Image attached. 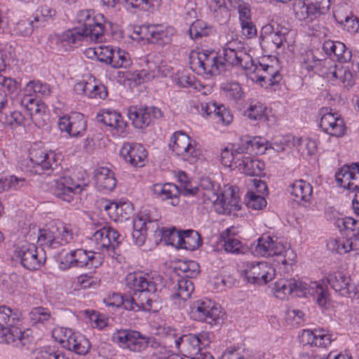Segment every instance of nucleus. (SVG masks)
Returning <instances> with one entry per match:
<instances>
[{
    "label": "nucleus",
    "mask_w": 359,
    "mask_h": 359,
    "mask_svg": "<svg viewBox=\"0 0 359 359\" xmlns=\"http://www.w3.org/2000/svg\"><path fill=\"white\" fill-rule=\"evenodd\" d=\"M128 116L135 128L144 129L154 119L161 118L162 112L157 107L131 106L128 110Z\"/></svg>",
    "instance_id": "21"
},
{
    "label": "nucleus",
    "mask_w": 359,
    "mask_h": 359,
    "mask_svg": "<svg viewBox=\"0 0 359 359\" xmlns=\"http://www.w3.org/2000/svg\"><path fill=\"white\" fill-rule=\"evenodd\" d=\"M83 92L91 98L105 99L108 95L104 85L97 81L94 78L90 79L86 83H79L76 86Z\"/></svg>",
    "instance_id": "44"
},
{
    "label": "nucleus",
    "mask_w": 359,
    "mask_h": 359,
    "mask_svg": "<svg viewBox=\"0 0 359 359\" xmlns=\"http://www.w3.org/2000/svg\"><path fill=\"white\" fill-rule=\"evenodd\" d=\"M123 240V236L115 229L109 226H104L95 231L90 238L95 250L102 253L104 257L107 254L114 259L119 255L118 248Z\"/></svg>",
    "instance_id": "9"
},
{
    "label": "nucleus",
    "mask_w": 359,
    "mask_h": 359,
    "mask_svg": "<svg viewBox=\"0 0 359 359\" xmlns=\"http://www.w3.org/2000/svg\"><path fill=\"white\" fill-rule=\"evenodd\" d=\"M11 331L8 328L0 329V343L13 344L14 346H25L27 339L20 329Z\"/></svg>",
    "instance_id": "49"
},
{
    "label": "nucleus",
    "mask_w": 359,
    "mask_h": 359,
    "mask_svg": "<svg viewBox=\"0 0 359 359\" xmlns=\"http://www.w3.org/2000/svg\"><path fill=\"white\" fill-rule=\"evenodd\" d=\"M214 18L220 24H226L231 18L232 0H215L212 2Z\"/></svg>",
    "instance_id": "45"
},
{
    "label": "nucleus",
    "mask_w": 359,
    "mask_h": 359,
    "mask_svg": "<svg viewBox=\"0 0 359 359\" xmlns=\"http://www.w3.org/2000/svg\"><path fill=\"white\" fill-rule=\"evenodd\" d=\"M243 273L248 282L262 285L275 277L276 271L264 262H247Z\"/></svg>",
    "instance_id": "19"
},
{
    "label": "nucleus",
    "mask_w": 359,
    "mask_h": 359,
    "mask_svg": "<svg viewBox=\"0 0 359 359\" xmlns=\"http://www.w3.org/2000/svg\"><path fill=\"white\" fill-rule=\"evenodd\" d=\"M58 126L62 132H66L69 136L80 137L86 130L87 121L82 114L74 112L60 118Z\"/></svg>",
    "instance_id": "24"
},
{
    "label": "nucleus",
    "mask_w": 359,
    "mask_h": 359,
    "mask_svg": "<svg viewBox=\"0 0 359 359\" xmlns=\"http://www.w3.org/2000/svg\"><path fill=\"white\" fill-rule=\"evenodd\" d=\"M294 148L303 156H311L317 151V144L316 141L311 139L296 137Z\"/></svg>",
    "instance_id": "55"
},
{
    "label": "nucleus",
    "mask_w": 359,
    "mask_h": 359,
    "mask_svg": "<svg viewBox=\"0 0 359 359\" xmlns=\"http://www.w3.org/2000/svg\"><path fill=\"white\" fill-rule=\"evenodd\" d=\"M294 13L296 18L299 20L312 21L318 14L316 8L311 4H306L304 2H298L294 5Z\"/></svg>",
    "instance_id": "54"
},
{
    "label": "nucleus",
    "mask_w": 359,
    "mask_h": 359,
    "mask_svg": "<svg viewBox=\"0 0 359 359\" xmlns=\"http://www.w3.org/2000/svg\"><path fill=\"white\" fill-rule=\"evenodd\" d=\"M169 146L177 156L190 163L196 162L201 156L196 142L182 131L173 133Z\"/></svg>",
    "instance_id": "13"
},
{
    "label": "nucleus",
    "mask_w": 359,
    "mask_h": 359,
    "mask_svg": "<svg viewBox=\"0 0 359 359\" xmlns=\"http://www.w3.org/2000/svg\"><path fill=\"white\" fill-rule=\"evenodd\" d=\"M232 8L238 13L239 22L251 20L250 5L243 0H232Z\"/></svg>",
    "instance_id": "62"
},
{
    "label": "nucleus",
    "mask_w": 359,
    "mask_h": 359,
    "mask_svg": "<svg viewBox=\"0 0 359 359\" xmlns=\"http://www.w3.org/2000/svg\"><path fill=\"white\" fill-rule=\"evenodd\" d=\"M59 159L53 151L46 152L37 144L29 149L28 158L21 163L20 168L25 172L41 175L55 170Z\"/></svg>",
    "instance_id": "7"
},
{
    "label": "nucleus",
    "mask_w": 359,
    "mask_h": 359,
    "mask_svg": "<svg viewBox=\"0 0 359 359\" xmlns=\"http://www.w3.org/2000/svg\"><path fill=\"white\" fill-rule=\"evenodd\" d=\"M320 116V127L326 133L334 136L342 137L346 130L344 119L337 113H332V109L323 107L319 111Z\"/></svg>",
    "instance_id": "20"
},
{
    "label": "nucleus",
    "mask_w": 359,
    "mask_h": 359,
    "mask_svg": "<svg viewBox=\"0 0 359 359\" xmlns=\"http://www.w3.org/2000/svg\"><path fill=\"white\" fill-rule=\"evenodd\" d=\"M153 192L156 198L166 201L168 205L176 206L179 204L180 189L172 183L155 184L153 186Z\"/></svg>",
    "instance_id": "35"
},
{
    "label": "nucleus",
    "mask_w": 359,
    "mask_h": 359,
    "mask_svg": "<svg viewBox=\"0 0 359 359\" xmlns=\"http://www.w3.org/2000/svg\"><path fill=\"white\" fill-rule=\"evenodd\" d=\"M25 117L19 111H10L9 114L1 112L0 121L10 126H20L25 123Z\"/></svg>",
    "instance_id": "56"
},
{
    "label": "nucleus",
    "mask_w": 359,
    "mask_h": 359,
    "mask_svg": "<svg viewBox=\"0 0 359 359\" xmlns=\"http://www.w3.org/2000/svg\"><path fill=\"white\" fill-rule=\"evenodd\" d=\"M126 285L133 291L131 297H123L121 294L113 293L104 302L109 306H123L129 311H150L152 308L153 297L158 290L159 277L137 271L128 273L126 278Z\"/></svg>",
    "instance_id": "1"
},
{
    "label": "nucleus",
    "mask_w": 359,
    "mask_h": 359,
    "mask_svg": "<svg viewBox=\"0 0 359 359\" xmlns=\"http://www.w3.org/2000/svg\"><path fill=\"white\" fill-rule=\"evenodd\" d=\"M74 332L71 329L57 327L53 329L52 336L55 341L59 342L64 348H66V345L68 344L69 339Z\"/></svg>",
    "instance_id": "64"
},
{
    "label": "nucleus",
    "mask_w": 359,
    "mask_h": 359,
    "mask_svg": "<svg viewBox=\"0 0 359 359\" xmlns=\"http://www.w3.org/2000/svg\"><path fill=\"white\" fill-rule=\"evenodd\" d=\"M25 179L14 175L9 178L0 177V193L9 189L17 190L25 184Z\"/></svg>",
    "instance_id": "60"
},
{
    "label": "nucleus",
    "mask_w": 359,
    "mask_h": 359,
    "mask_svg": "<svg viewBox=\"0 0 359 359\" xmlns=\"http://www.w3.org/2000/svg\"><path fill=\"white\" fill-rule=\"evenodd\" d=\"M175 344L177 348H180L182 345V351L184 352L185 355L191 359H213L211 355L202 351L200 339L195 334L183 335L175 339Z\"/></svg>",
    "instance_id": "23"
},
{
    "label": "nucleus",
    "mask_w": 359,
    "mask_h": 359,
    "mask_svg": "<svg viewBox=\"0 0 359 359\" xmlns=\"http://www.w3.org/2000/svg\"><path fill=\"white\" fill-rule=\"evenodd\" d=\"M247 75L252 81H255L262 87L273 86L282 79L277 67L264 62L256 64L253 61L250 67H248Z\"/></svg>",
    "instance_id": "15"
},
{
    "label": "nucleus",
    "mask_w": 359,
    "mask_h": 359,
    "mask_svg": "<svg viewBox=\"0 0 359 359\" xmlns=\"http://www.w3.org/2000/svg\"><path fill=\"white\" fill-rule=\"evenodd\" d=\"M97 120L108 127L114 135L125 136L127 134L128 123L116 111L103 110L97 115Z\"/></svg>",
    "instance_id": "28"
},
{
    "label": "nucleus",
    "mask_w": 359,
    "mask_h": 359,
    "mask_svg": "<svg viewBox=\"0 0 359 359\" xmlns=\"http://www.w3.org/2000/svg\"><path fill=\"white\" fill-rule=\"evenodd\" d=\"M14 256L29 270H38L46 262L45 252L31 243H25L16 247Z\"/></svg>",
    "instance_id": "14"
},
{
    "label": "nucleus",
    "mask_w": 359,
    "mask_h": 359,
    "mask_svg": "<svg viewBox=\"0 0 359 359\" xmlns=\"http://www.w3.org/2000/svg\"><path fill=\"white\" fill-rule=\"evenodd\" d=\"M334 224L340 231H349L346 238H330L327 244L329 250L340 255L351 251L359 254V221L351 217H338Z\"/></svg>",
    "instance_id": "5"
},
{
    "label": "nucleus",
    "mask_w": 359,
    "mask_h": 359,
    "mask_svg": "<svg viewBox=\"0 0 359 359\" xmlns=\"http://www.w3.org/2000/svg\"><path fill=\"white\" fill-rule=\"evenodd\" d=\"M82 190V184L76 183L70 177H62L54 182L53 194L58 198L71 203Z\"/></svg>",
    "instance_id": "25"
},
{
    "label": "nucleus",
    "mask_w": 359,
    "mask_h": 359,
    "mask_svg": "<svg viewBox=\"0 0 359 359\" xmlns=\"http://www.w3.org/2000/svg\"><path fill=\"white\" fill-rule=\"evenodd\" d=\"M236 168L245 175L260 176L264 168V163L259 161L252 154H243L238 160Z\"/></svg>",
    "instance_id": "40"
},
{
    "label": "nucleus",
    "mask_w": 359,
    "mask_h": 359,
    "mask_svg": "<svg viewBox=\"0 0 359 359\" xmlns=\"http://www.w3.org/2000/svg\"><path fill=\"white\" fill-rule=\"evenodd\" d=\"M192 63L197 65L201 71L210 75L219 74L224 69V64L218 60L217 54L214 50H203L198 53Z\"/></svg>",
    "instance_id": "22"
},
{
    "label": "nucleus",
    "mask_w": 359,
    "mask_h": 359,
    "mask_svg": "<svg viewBox=\"0 0 359 359\" xmlns=\"http://www.w3.org/2000/svg\"><path fill=\"white\" fill-rule=\"evenodd\" d=\"M22 314L18 309H11L5 305L0 306V329L8 328L11 331L19 329Z\"/></svg>",
    "instance_id": "43"
},
{
    "label": "nucleus",
    "mask_w": 359,
    "mask_h": 359,
    "mask_svg": "<svg viewBox=\"0 0 359 359\" xmlns=\"http://www.w3.org/2000/svg\"><path fill=\"white\" fill-rule=\"evenodd\" d=\"M175 33L173 27H166L162 25H152L147 27V38L153 43L159 46L169 44Z\"/></svg>",
    "instance_id": "32"
},
{
    "label": "nucleus",
    "mask_w": 359,
    "mask_h": 359,
    "mask_svg": "<svg viewBox=\"0 0 359 359\" xmlns=\"http://www.w3.org/2000/svg\"><path fill=\"white\" fill-rule=\"evenodd\" d=\"M336 339V334H332L324 329H316L314 346L327 348Z\"/></svg>",
    "instance_id": "58"
},
{
    "label": "nucleus",
    "mask_w": 359,
    "mask_h": 359,
    "mask_svg": "<svg viewBox=\"0 0 359 359\" xmlns=\"http://www.w3.org/2000/svg\"><path fill=\"white\" fill-rule=\"evenodd\" d=\"M66 349L74 351L78 355H86L90 348L89 340L79 332H74L66 345Z\"/></svg>",
    "instance_id": "46"
},
{
    "label": "nucleus",
    "mask_w": 359,
    "mask_h": 359,
    "mask_svg": "<svg viewBox=\"0 0 359 359\" xmlns=\"http://www.w3.org/2000/svg\"><path fill=\"white\" fill-rule=\"evenodd\" d=\"M160 217L155 208H143L133 221L132 237L136 245L142 246L146 240L147 231L156 232Z\"/></svg>",
    "instance_id": "10"
},
{
    "label": "nucleus",
    "mask_w": 359,
    "mask_h": 359,
    "mask_svg": "<svg viewBox=\"0 0 359 359\" xmlns=\"http://www.w3.org/2000/svg\"><path fill=\"white\" fill-rule=\"evenodd\" d=\"M177 241V248L194 250L201 245L199 233L191 229L180 231L174 234V241Z\"/></svg>",
    "instance_id": "41"
},
{
    "label": "nucleus",
    "mask_w": 359,
    "mask_h": 359,
    "mask_svg": "<svg viewBox=\"0 0 359 359\" xmlns=\"http://www.w3.org/2000/svg\"><path fill=\"white\" fill-rule=\"evenodd\" d=\"M189 314L194 320L210 324H219L224 316L219 305L206 298L193 302L190 305Z\"/></svg>",
    "instance_id": "12"
},
{
    "label": "nucleus",
    "mask_w": 359,
    "mask_h": 359,
    "mask_svg": "<svg viewBox=\"0 0 359 359\" xmlns=\"http://www.w3.org/2000/svg\"><path fill=\"white\" fill-rule=\"evenodd\" d=\"M111 340L120 348L132 352H140L147 347L148 341L139 332L118 330L113 333Z\"/></svg>",
    "instance_id": "17"
},
{
    "label": "nucleus",
    "mask_w": 359,
    "mask_h": 359,
    "mask_svg": "<svg viewBox=\"0 0 359 359\" xmlns=\"http://www.w3.org/2000/svg\"><path fill=\"white\" fill-rule=\"evenodd\" d=\"M20 88V84L13 79L0 74V90L6 93L10 97L14 96Z\"/></svg>",
    "instance_id": "61"
},
{
    "label": "nucleus",
    "mask_w": 359,
    "mask_h": 359,
    "mask_svg": "<svg viewBox=\"0 0 359 359\" xmlns=\"http://www.w3.org/2000/svg\"><path fill=\"white\" fill-rule=\"evenodd\" d=\"M25 90L28 93H32L36 97H47L52 93L50 85L39 79L29 81L25 86Z\"/></svg>",
    "instance_id": "52"
},
{
    "label": "nucleus",
    "mask_w": 359,
    "mask_h": 359,
    "mask_svg": "<svg viewBox=\"0 0 359 359\" xmlns=\"http://www.w3.org/2000/svg\"><path fill=\"white\" fill-rule=\"evenodd\" d=\"M223 56L225 62L233 67H240L248 72V67L253 60L247 53L243 43L238 40L228 41L223 48Z\"/></svg>",
    "instance_id": "16"
},
{
    "label": "nucleus",
    "mask_w": 359,
    "mask_h": 359,
    "mask_svg": "<svg viewBox=\"0 0 359 359\" xmlns=\"http://www.w3.org/2000/svg\"><path fill=\"white\" fill-rule=\"evenodd\" d=\"M287 191L292 199L299 204H310L313 198V187L304 180H297L292 182L287 187Z\"/></svg>",
    "instance_id": "29"
},
{
    "label": "nucleus",
    "mask_w": 359,
    "mask_h": 359,
    "mask_svg": "<svg viewBox=\"0 0 359 359\" xmlns=\"http://www.w3.org/2000/svg\"><path fill=\"white\" fill-rule=\"evenodd\" d=\"M240 144L245 154H262L270 149L269 142L262 137H242Z\"/></svg>",
    "instance_id": "39"
},
{
    "label": "nucleus",
    "mask_w": 359,
    "mask_h": 359,
    "mask_svg": "<svg viewBox=\"0 0 359 359\" xmlns=\"http://www.w3.org/2000/svg\"><path fill=\"white\" fill-rule=\"evenodd\" d=\"M11 100L15 107H21L26 109L38 127L45 125V118L48 116L46 107L43 103H39L32 93L26 92L24 87L22 93L11 96Z\"/></svg>",
    "instance_id": "11"
},
{
    "label": "nucleus",
    "mask_w": 359,
    "mask_h": 359,
    "mask_svg": "<svg viewBox=\"0 0 359 359\" xmlns=\"http://www.w3.org/2000/svg\"><path fill=\"white\" fill-rule=\"evenodd\" d=\"M294 34L288 28L274 22L266 25L261 29L264 43L271 42L276 49L280 48L285 44L288 46L292 45L294 42Z\"/></svg>",
    "instance_id": "18"
},
{
    "label": "nucleus",
    "mask_w": 359,
    "mask_h": 359,
    "mask_svg": "<svg viewBox=\"0 0 359 359\" xmlns=\"http://www.w3.org/2000/svg\"><path fill=\"white\" fill-rule=\"evenodd\" d=\"M253 185L257 189L255 191H249L245 196L246 205L249 209L259 210L266 206L267 202L263 196L259 194H264L267 189L265 182L261 180H254Z\"/></svg>",
    "instance_id": "34"
},
{
    "label": "nucleus",
    "mask_w": 359,
    "mask_h": 359,
    "mask_svg": "<svg viewBox=\"0 0 359 359\" xmlns=\"http://www.w3.org/2000/svg\"><path fill=\"white\" fill-rule=\"evenodd\" d=\"M32 325H41L51 329L55 324V318L48 309L39 306L33 308L28 314Z\"/></svg>",
    "instance_id": "42"
},
{
    "label": "nucleus",
    "mask_w": 359,
    "mask_h": 359,
    "mask_svg": "<svg viewBox=\"0 0 359 359\" xmlns=\"http://www.w3.org/2000/svg\"><path fill=\"white\" fill-rule=\"evenodd\" d=\"M104 262V255L95 251L76 248L72 250L59 261L58 266L62 271L71 268H98Z\"/></svg>",
    "instance_id": "8"
},
{
    "label": "nucleus",
    "mask_w": 359,
    "mask_h": 359,
    "mask_svg": "<svg viewBox=\"0 0 359 359\" xmlns=\"http://www.w3.org/2000/svg\"><path fill=\"white\" fill-rule=\"evenodd\" d=\"M194 290V283L191 279L181 278L178 280L173 287V293L171 296L174 304L178 308L183 307Z\"/></svg>",
    "instance_id": "37"
},
{
    "label": "nucleus",
    "mask_w": 359,
    "mask_h": 359,
    "mask_svg": "<svg viewBox=\"0 0 359 359\" xmlns=\"http://www.w3.org/2000/svg\"><path fill=\"white\" fill-rule=\"evenodd\" d=\"M109 65L114 68H128L132 65V60L128 52L115 47Z\"/></svg>",
    "instance_id": "50"
},
{
    "label": "nucleus",
    "mask_w": 359,
    "mask_h": 359,
    "mask_svg": "<svg viewBox=\"0 0 359 359\" xmlns=\"http://www.w3.org/2000/svg\"><path fill=\"white\" fill-rule=\"evenodd\" d=\"M84 313L88 318L92 327L102 330L108 324V318L102 313H98L94 310H86Z\"/></svg>",
    "instance_id": "59"
},
{
    "label": "nucleus",
    "mask_w": 359,
    "mask_h": 359,
    "mask_svg": "<svg viewBox=\"0 0 359 359\" xmlns=\"http://www.w3.org/2000/svg\"><path fill=\"white\" fill-rule=\"evenodd\" d=\"M306 287V283L294 278L280 279L276 281L273 288L277 298L283 299L289 295L302 297Z\"/></svg>",
    "instance_id": "27"
},
{
    "label": "nucleus",
    "mask_w": 359,
    "mask_h": 359,
    "mask_svg": "<svg viewBox=\"0 0 359 359\" xmlns=\"http://www.w3.org/2000/svg\"><path fill=\"white\" fill-rule=\"evenodd\" d=\"M243 154V151L240 143L232 145L230 149L226 147L221 152L222 163L226 167L236 168L238 160Z\"/></svg>",
    "instance_id": "48"
},
{
    "label": "nucleus",
    "mask_w": 359,
    "mask_h": 359,
    "mask_svg": "<svg viewBox=\"0 0 359 359\" xmlns=\"http://www.w3.org/2000/svg\"><path fill=\"white\" fill-rule=\"evenodd\" d=\"M266 107L260 102L252 101L245 114L250 119L257 121L264 118Z\"/></svg>",
    "instance_id": "57"
},
{
    "label": "nucleus",
    "mask_w": 359,
    "mask_h": 359,
    "mask_svg": "<svg viewBox=\"0 0 359 359\" xmlns=\"http://www.w3.org/2000/svg\"><path fill=\"white\" fill-rule=\"evenodd\" d=\"M37 231L36 237L33 239L29 238V240L34 241L36 238L41 245L47 248L57 249L67 244L76 247L81 242L79 236L68 224L50 225L46 229H37ZM31 236L29 235V237Z\"/></svg>",
    "instance_id": "4"
},
{
    "label": "nucleus",
    "mask_w": 359,
    "mask_h": 359,
    "mask_svg": "<svg viewBox=\"0 0 359 359\" xmlns=\"http://www.w3.org/2000/svg\"><path fill=\"white\" fill-rule=\"evenodd\" d=\"M94 180L96 188L102 191H111L116 186L114 172L107 167H98L94 170Z\"/></svg>",
    "instance_id": "36"
},
{
    "label": "nucleus",
    "mask_w": 359,
    "mask_h": 359,
    "mask_svg": "<svg viewBox=\"0 0 359 359\" xmlns=\"http://www.w3.org/2000/svg\"><path fill=\"white\" fill-rule=\"evenodd\" d=\"M238 230L234 226L227 228L222 232L221 236L224 241V248L229 253L240 255L245 254L248 251L247 247L236 238Z\"/></svg>",
    "instance_id": "38"
},
{
    "label": "nucleus",
    "mask_w": 359,
    "mask_h": 359,
    "mask_svg": "<svg viewBox=\"0 0 359 359\" xmlns=\"http://www.w3.org/2000/svg\"><path fill=\"white\" fill-rule=\"evenodd\" d=\"M185 196L196 197V203L204 204L207 208L214 207L219 214H228L231 211L220 184L209 177L202 178L198 186L186 185Z\"/></svg>",
    "instance_id": "3"
},
{
    "label": "nucleus",
    "mask_w": 359,
    "mask_h": 359,
    "mask_svg": "<svg viewBox=\"0 0 359 359\" xmlns=\"http://www.w3.org/2000/svg\"><path fill=\"white\" fill-rule=\"evenodd\" d=\"M76 22L81 27L69 29L61 34L50 36V41L59 50L67 51L81 46L84 41L99 42L104 32V16L90 9L79 11L76 15Z\"/></svg>",
    "instance_id": "2"
},
{
    "label": "nucleus",
    "mask_w": 359,
    "mask_h": 359,
    "mask_svg": "<svg viewBox=\"0 0 359 359\" xmlns=\"http://www.w3.org/2000/svg\"><path fill=\"white\" fill-rule=\"evenodd\" d=\"M332 77L341 82L344 87L351 88L355 84L354 76L348 66L335 65L330 70Z\"/></svg>",
    "instance_id": "47"
},
{
    "label": "nucleus",
    "mask_w": 359,
    "mask_h": 359,
    "mask_svg": "<svg viewBox=\"0 0 359 359\" xmlns=\"http://www.w3.org/2000/svg\"><path fill=\"white\" fill-rule=\"evenodd\" d=\"M113 50L114 48L109 46H98L93 49L89 48L88 53H93L100 62L109 65Z\"/></svg>",
    "instance_id": "63"
},
{
    "label": "nucleus",
    "mask_w": 359,
    "mask_h": 359,
    "mask_svg": "<svg viewBox=\"0 0 359 359\" xmlns=\"http://www.w3.org/2000/svg\"><path fill=\"white\" fill-rule=\"evenodd\" d=\"M121 157L133 167H142L147 156L145 148L139 143L125 142L119 151Z\"/></svg>",
    "instance_id": "26"
},
{
    "label": "nucleus",
    "mask_w": 359,
    "mask_h": 359,
    "mask_svg": "<svg viewBox=\"0 0 359 359\" xmlns=\"http://www.w3.org/2000/svg\"><path fill=\"white\" fill-rule=\"evenodd\" d=\"M252 252L256 256L264 257H277V262L284 266H292L295 254L278 241V238L263 235L252 246Z\"/></svg>",
    "instance_id": "6"
},
{
    "label": "nucleus",
    "mask_w": 359,
    "mask_h": 359,
    "mask_svg": "<svg viewBox=\"0 0 359 359\" xmlns=\"http://www.w3.org/2000/svg\"><path fill=\"white\" fill-rule=\"evenodd\" d=\"M306 294L312 296L316 303L320 307L325 308L330 304V294L324 280L306 283L304 296Z\"/></svg>",
    "instance_id": "33"
},
{
    "label": "nucleus",
    "mask_w": 359,
    "mask_h": 359,
    "mask_svg": "<svg viewBox=\"0 0 359 359\" xmlns=\"http://www.w3.org/2000/svg\"><path fill=\"white\" fill-rule=\"evenodd\" d=\"M326 282L342 296H350L358 292L355 284L351 283L350 278L341 271L330 273L326 278Z\"/></svg>",
    "instance_id": "30"
},
{
    "label": "nucleus",
    "mask_w": 359,
    "mask_h": 359,
    "mask_svg": "<svg viewBox=\"0 0 359 359\" xmlns=\"http://www.w3.org/2000/svg\"><path fill=\"white\" fill-rule=\"evenodd\" d=\"M202 116L210 117L224 126L230 124L233 121V115L224 105H217L214 102H203Z\"/></svg>",
    "instance_id": "31"
},
{
    "label": "nucleus",
    "mask_w": 359,
    "mask_h": 359,
    "mask_svg": "<svg viewBox=\"0 0 359 359\" xmlns=\"http://www.w3.org/2000/svg\"><path fill=\"white\" fill-rule=\"evenodd\" d=\"M269 144L270 149H273L276 152L286 151L287 149L294 148L296 146V137L290 135L278 136Z\"/></svg>",
    "instance_id": "53"
},
{
    "label": "nucleus",
    "mask_w": 359,
    "mask_h": 359,
    "mask_svg": "<svg viewBox=\"0 0 359 359\" xmlns=\"http://www.w3.org/2000/svg\"><path fill=\"white\" fill-rule=\"evenodd\" d=\"M213 32L212 26L201 20H196L190 26L189 33L194 40L210 36Z\"/></svg>",
    "instance_id": "51"
}]
</instances>
